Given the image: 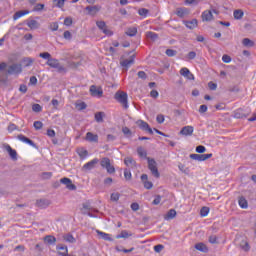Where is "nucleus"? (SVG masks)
<instances>
[{
    "label": "nucleus",
    "instance_id": "obj_1",
    "mask_svg": "<svg viewBox=\"0 0 256 256\" xmlns=\"http://www.w3.org/2000/svg\"><path fill=\"white\" fill-rule=\"evenodd\" d=\"M114 98L118 103H121L124 109H129V103L127 102L128 96L126 92L118 91L115 93Z\"/></svg>",
    "mask_w": 256,
    "mask_h": 256
},
{
    "label": "nucleus",
    "instance_id": "obj_2",
    "mask_svg": "<svg viewBox=\"0 0 256 256\" xmlns=\"http://www.w3.org/2000/svg\"><path fill=\"white\" fill-rule=\"evenodd\" d=\"M148 161V169L151 171V174L153 177H156V179H159L161 177V174L159 173V169L157 168V161L153 158H147Z\"/></svg>",
    "mask_w": 256,
    "mask_h": 256
},
{
    "label": "nucleus",
    "instance_id": "obj_3",
    "mask_svg": "<svg viewBox=\"0 0 256 256\" xmlns=\"http://www.w3.org/2000/svg\"><path fill=\"white\" fill-rule=\"evenodd\" d=\"M235 244L238 245L242 251H249L251 249V246H249V241H247V237L237 236L235 239Z\"/></svg>",
    "mask_w": 256,
    "mask_h": 256
},
{
    "label": "nucleus",
    "instance_id": "obj_4",
    "mask_svg": "<svg viewBox=\"0 0 256 256\" xmlns=\"http://www.w3.org/2000/svg\"><path fill=\"white\" fill-rule=\"evenodd\" d=\"M6 73L8 75H21V73H23V65L13 63L12 65L8 66Z\"/></svg>",
    "mask_w": 256,
    "mask_h": 256
},
{
    "label": "nucleus",
    "instance_id": "obj_5",
    "mask_svg": "<svg viewBox=\"0 0 256 256\" xmlns=\"http://www.w3.org/2000/svg\"><path fill=\"white\" fill-rule=\"evenodd\" d=\"M250 114H251V111H245L243 108H239L234 111V118L247 119V117H249Z\"/></svg>",
    "mask_w": 256,
    "mask_h": 256
},
{
    "label": "nucleus",
    "instance_id": "obj_6",
    "mask_svg": "<svg viewBox=\"0 0 256 256\" xmlns=\"http://www.w3.org/2000/svg\"><path fill=\"white\" fill-rule=\"evenodd\" d=\"M60 183H62V185H65L66 188L69 189V191L77 190V186L75 184H73V181H71L70 178H67V177L62 178V179H60Z\"/></svg>",
    "mask_w": 256,
    "mask_h": 256
},
{
    "label": "nucleus",
    "instance_id": "obj_7",
    "mask_svg": "<svg viewBox=\"0 0 256 256\" xmlns=\"http://www.w3.org/2000/svg\"><path fill=\"white\" fill-rule=\"evenodd\" d=\"M136 125L141 129L142 131H148L150 135H153V129H151V126L143 120L136 121Z\"/></svg>",
    "mask_w": 256,
    "mask_h": 256
},
{
    "label": "nucleus",
    "instance_id": "obj_8",
    "mask_svg": "<svg viewBox=\"0 0 256 256\" xmlns=\"http://www.w3.org/2000/svg\"><path fill=\"white\" fill-rule=\"evenodd\" d=\"M134 63H135V54L131 55L128 59H124L120 61V65L122 67H125L126 69H129V67H131V65H133Z\"/></svg>",
    "mask_w": 256,
    "mask_h": 256
},
{
    "label": "nucleus",
    "instance_id": "obj_9",
    "mask_svg": "<svg viewBox=\"0 0 256 256\" xmlns=\"http://www.w3.org/2000/svg\"><path fill=\"white\" fill-rule=\"evenodd\" d=\"M90 95H92V97H103V89H101V87L97 88V86L92 85L90 86Z\"/></svg>",
    "mask_w": 256,
    "mask_h": 256
},
{
    "label": "nucleus",
    "instance_id": "obj_10",
    "mask_svg": "<svg viewBox=\"0 0 256 256\" xmlns=\"http://www.w3.org/2000/svg\"><path fill=\"white\" fill-rule=\"evenodd\" d=\"M17 139H19V141H22V143H27V145H30V147H34V149H37V144H35L33 140L27 138L25 135L19 134L17 136Z\"/></svg>",
    "mask_w": 256,
    "mask_h": 256
},
{
    "label": "nucleus",
    "instance_id": "obj_11",
    "mask_svg": "<svg viewBox=\"0 0 256 256\" xmlns=\"http://www.w3.org/2000/svg\"><path fill=\"white\" fill-rule=\"evenodd\" d=\"M97 163H99V159L94 158L93 160H91L90 162H87L86 164H84V166L82 167V169L84 171H91V169H95V166L97 165Z\"/></svg>",
    "mask_w": 256,
    "mask_h": 256
},
{
    "label": "nucleus",
    "instance_id": "obj_12",
    "mask_svg": "<svg viewBox=\"0 0 256 256\" xmlns=\"http://www.w3.org/2000/svg\"><path fill=\"white\" fill-rule=\"evenodd\" d=\"M4 149L8 152L12 161H17V151L9 146V144H4Z\"/></svg>",
    "mask_w": 256,
    "mask_h": 256
},
{
    "label": "nucleus",
    "instance_id": "obj_13",
    "mask_svg": "<svg viewBox=\"0 0 256 256\" xmlns=\"http://www.w3.org/2000/svg\"><path fill=\"white\" fill-rule=\"evenodd\" d=\"M51 205V200L49 199H39L36 201V206H38L40 209H47Z\"/></svg>",
    "mask_w": 256,
    "mask_h": 256
},
{
    "label": "nucleus",
    "instance_id": "obj_14",
    "mask_svg": "<svg viewBox=\"0 0 256 256\" xmlns=\"http://www.w3.org/2000/svg\"><path fill=\"white\" fill-rule=\"evenodd\" d=\"M85 139L89 141V143H99V135L93 134L92 132H87Z\"/></svg>",
    "mask_w": 256,
    "mask_h": 256
},
{
    "label": "nucleus",
    "instance_id": "obj_15",
    "mask_svg": "<svg viewBox=\"0 0 256 256\" xmlns=\"http://www.w3.org/2000/svg\"><path fill=\"white\" fill-rule=\"evenodd\" d=\"M96 25L101 29V31H103V33H105V35H112L111 30L107 29L105 21H98L96 22Z\"/></svg>",
    "mask_w": 256,
    "mask_h": 256
},
{
    "label": "nucleus",
    "instance_id": "obj_16",
    "mask_svg": "<svg viewBox=\"0 0 256 256\" xmlns=\"http://www.w3.org/2000/svg\"><path fill=\"white\" fill-rule=\"evenodd\" d=\"M86 11H88V15H97L101 11V6L94 5V6H87Z\"/></svg>",
    "mask_w": 256,
    "mask_h": 256
},
{
    "label": "nucleus",
    "instance_id": "obj_17",
    "mask_svg": "<svg viewBox=\"0 0 256 256\" xmlns=\"http://www.w3.org/2000/svg\"><path fill=\"white\" fill-rule=\"evenodd\" d=\"M193 131H195L193 126H184L180 131V135H185V137L191 136L193 135Z\"/></svg>",
    "mask_w": 256,
    "mask_h": 256
},
{
    "label": "nucleus",
    "instance_id": "obj_18",
    "mask_svg": "<svg viewBox=\"0 0 256 256\" xmlns=\"http://www.w3.org/2000/svg\"><path fill=\"white\" fill-rule=\"evenodd\" d=\"M202 21H206V22L213 21V11L205 10L202 13Z\"/></svg>",
    "mask_w": 256,
    "mask_h": 256
},
{
    "label": "nucleus",
    "instance_id": "obj_19",
    "mask_svg": "<svg viewBox=\"0 0 256 256\" xmlns=\"http://www.w3.org/2000/svg\"><path fill=\"white\" fill-rule=\"evenodd\" d=\"M175 217H177V211H175V209H170V210L164 215L165 221H171V219H175Z\"/></svg>",
    "mask_w": 256,
    "mask_h": 256
},
{
    "label": "nucleus",
    "instance_id": "obj_20",
    "mask_svg": "<svg viewBox=\"0 0 256 256\" xmlns=\"http://www.w3.org/2000/svg\"><path fill=\"white\" fill-rule=\"evenodd\" d=\"M25 15H29V10H20V11H17V12L13 15V19H14V21H17V19H21V17H25Z\"/></svg>",
    "mask_w": 256,
    "mask_h": 256
},
{
    "label": "nucleus",
    "instance_id": "obj_21",
    "mask_svg": "<svg viewBox=\"0 0 256 256\" xmlns=\"http://www.w3.org/2000/svg\"><path fill=\"white\" fill-rule=\"evenodd\" d=\"M104 117H106L105 112H96L94 115L96 123H103L105 121Z\"/></svg>",
    "mask_w": 256,
    "mask_h": 256
},
{
    "label": "nucleus",
    "instance_id": "obj_22",
    "mask_svg": "<svg viewBox=\"0 0 256 256\" xmlns=\"http://www.w3.org/2000/svg\"><path fill=\"white\" fill-rule=\"evenodd\" d=\"M96 233L99 235V237H101V239H104V241H113L111 235L108 233L102 232L101 230H96Z\"/></svg>",
    "mask_w": 256,
    "mask_h": 256
},
{
    "label": "nucleus",
    "instance_id": "obj_23",
    "mask_svg": "<svg viewBox=\"0 0 256 256\" xmlns=\"http://www.w3.org/2000/svg\"><path fill=\"white\" fill-rule=\"evenodd\" d=\"M124 164L126 167H136L137 162L131 157H126L124 159Z\"/></svg>",
    "mask_w": 256,
    "mask_h": 256
},
{
    "label": "nucleus",
    "instance_id": "obj_24",
    "mask_svg": "<svg viewBox=\"0 0 256 256\" xmlns=\"http://www.w3.org/2000/svg\"><path fill=\"white\" fill-rule=\"evenodd\" d=\"M176 15L178 17H185V15H189V10L187 8H177L176 9Z\"/></svg>",
    "mask_w": 256,
    "mask_h": 256
},
{
    "label": "nucleus",
    "instance_id": "obj_25",
    "mask_svg": "<svg viewBox=\"0 0 256 256\" xmlns=\"http://www.w3.org/2000/svg\"><path fill=\"white\" fill-rule=\"evenodd\" d=\"M92 207H91V203L90 202H85L82 204V208H81V213L83 215H87V212L91 211Z\"/></svg>",
    "mask_w": 256,
    "mask_h": 256
},
{
    "label": "nucleus",
    "instance_id": "obj_26",
    "mask_svg": "<svg viewBox=\"0 0 256 256\" xmlns=\"http://www.w3.org/2000/svg\"><path fill=\"white\" fill-rule=\"evenodd\" d=\"M44 241L48 245H55V243H57V238H55V236L47 235L44 237Z\"/></svg>",
    "mask_w": 256,
    "mask_h": 256
},
{
    "label": "nucleus",
    "instance_id": "obj_27",
    "mask_svg": "<svg viewBox=\"0 0 256 256\" xmlns=\"http://www.w3.org/2000/svg\"><path fill=\"white\" fill-rule=\"evenodd\" d=\"M35 63V60L33 58L25 57L22 59V65L24 67H31Z\"/></svg>",
    "mask_w": 256,
    "mask_h": 256
},
{
    "label": "nucleus",
    "instance_id": "obj_28",
    "mask_svg": "<svg viewBox=\"0 0 256 256\" xmlns=\"http://www.w3.org/2000/svg\"><path fill=\"white\" fill-rule=\"evenodd\" d=\"M131 233H129L127 230H122L120 234L116 236V239H129L131 237Z\"/></svg>",
    "mask_w": 256,
    "mask_h": 256
},
{
    "label": "nucleus",
    "instance_id": "obj_29",
    "mask_svg": "<svg viewBox=\"0 0 256 256\" xmlns=\"http://www.w3.org/2000/svg\"><path fill=\"white\" fill-rule=\"evenodd\" d=\"M184 24L188 29H195L197 27V19H192L191 21H185Z\"/></svg>",
    "mask_w": 256,
    "mask_h": 256
},
{
    "label": "nucleus",
    "instance_id": "obj_30",
    "mask_svg": "<svg viewBox=\"0 0 256 256\" xmlns=\"http://www.w3.org/2000/svg\"><path fill=\"white\" fill-rule=\"evenodd\" d=\"M238 203L241 209H247L249 207V203L247 202V199H245V197L243 196L239 198Z\"/></svg>",
    "mask_w": 256,
    "mask_h": 256
},
{
    "label": "nucleus",
    "instance_id": "obj_31",
    "mask_svg": "<svg viewBox=\"0 0 256 256\" xmlns=\"http://www.w3.org/2000/svg\"><path fill=\"white\" fill-rule=\"evenodd\" d=\"M58 64H59V61L57 59H55V58H50L46 62V65H48L52 69H55V67H57Z\"/></svg>",
    "mask_w": 256,
    "mask_h": 256
},
{
    "label": "nucleus",
    "instance_id": "obj_32",
    "mask_svg": "<svg viewBox=\"0 0 256 256\" xmlns=\"http://www.w3.org/2000/svg\"><path fill=\"white\" fill-rule=\"evenodd\" d=\"M195 249H197V251H202V253H207L208 251L207 245L203 244L202 242L197 243L195 245Z\"/></svg>",
    "mask_w": 256,
    "mask_h": 256
},
{
    "label": "nucleus",
    "instance_id": "obj_33",
    "mask_svg": "<svg viewBox=\"0 0 256 256\" xmlns=\"http://www.w3.org/2000/svg\"><path fill=\"white\" fill-rule=\"evenodd\" d=\"M146 37L147 39H151V41H157L159 39V34L149 31L146 33Z\"/></svg>",
    "mask_w": 256,
    "mask_h": 256
},
{
    "label": "nucleus",
    "instance_id": "obj_34",
    "mask_svg": "<svg viewBox=\"0 0 256 256\" xmlns=\"http://www.w3.org/2000/svg\"><path fill=\"white\" fill-rule=\"evenodd\" d=\"M242 44L244 45V47H255V42H253L251 39L249 38H244L242 40Z\"/></svg>",
    "mask_w": 256,
    "mask_h": 256
},
{
    "label": "nucleus",
    "instance_id": "obj_35",
    "mask_svg": "<svg viewBox=\"0 0 256 256\" xmlns=\"http://www.w3.org/2000/svg\"><path fill=\"white\" fill-rule=\"evenodd\" d=\"M63 239L64 241H66V243H75V237H73L72 234H64L63 235Z\"/></svg>",
    "mask_w": 256,
    "mask_h": 256
},
{
    "label": "nucleus",
    "instance_id": "obj_36",
    "mask_svg": "<svg viewBox=\"0 0 256 256\" xmlns=\"http://www.w3.org/2000/svg\"><path fill=\"white\" fill-rule=\"evenodd\" d=\"M110 164H111V160L108 157H104L100 161V165H101V167H103V169L108 167V165H110Z\"/></svg>",
    "mask_w": 256,
    "mask_h": 256
},
{
    "label": "nucleus",
    "instance_id": "obj_37",
    "mask_svg": "<svg viewBox=\"0 0 256 256\" xmlns=\"http://www.w3.org/2000/svg\"><path fill=\"white\" fill-rule=\"evenodd\" d=\"M137 153H138L139 157H144V159H149V157H147V151H145V149H143V147H138Z\"/></svg>",
    "mask_w": 256,
    "mask_h": 256
},
{
    "label": "nucleus",
    "instance_id": "obj_38",
    "mask_svg": "<svg viewBox=\"0 0 256 256\" xmlns=\"http://www.w3.org/2000/svg\"><path fill=\"white\" fill-rule=\"evenodd\" d=\"M126 35H128V37H135V35H137V28H128L126 31Z\"/></svg>",
    "mask_w": 256,
    "mask_h": 256
},
{
    "label": "nucleus",
    "instance_id": "obj_39",
    "mask_svg": "<svg viewBox=\"0 0 256 256\" xmlns=\"http://www.w3.org/2000/svg\"><path fill=\"white\" fill-rule=\"evenodd\" d=\"M27 26L30 29H37V27H39V22H37V20H30L27 22Z\"/></svg>",
    "mask_w": 256,
    "mask_h": 256
},
{
    "label": "nucleus",
    "instance_id": "obj_40",
    "mask_svg": "<svg viewBox=\"0 0 256 256\" xmlns=\"http://www.w3.org/2000/svg\"><path fill=\"white\" fill-rule=\"evenodd\" d=\"M54 69H57L58 73H67V68L65 66L61 65V63H59V62H58V64H56Z\"/></svg>",
    "mask_w": 256,
    "mask_h": 256
},
{
    "label": "nucleus",
    "instance_id": "obj_41",
    "mask_svg": "<svg viewBox=\"0 0 256 256\" xmlns=\"http://www.w3.org/2000/svg\"><path fill=\"white\" fill-rule=\"evenodd\" d=\"M233 15H234V19L239 20V19H243L244 13H243V10H235Z\"/></svg>",
    "mask_w": 256,
    "mask_h": 256
},
{
    "label": "nucleus",
    "instance_id": "obj_42",
    "mask_svg": "<svg viewBox=\"0 0 256 256\" xmlns=\"http://www.w3.org/2000/svg\"><path fill=\"white\" fill-rule=\"evenodd\" d=\"M190 159H193L194 161H204L203 154H190Z\"/></svg>",
    "mask_w": 256,
    "mask_h": 256
},
{
    "label": "nucleus",
    "instance_id": "obj_43",
    "mask_svg": "<svg viewBox=\"0 0 256 256\" xmlns=\"http://www.w3.org/2000/svg\"><path fill=\"white\" fill-rule=\"evenodd\" d=\"M208 241H209V243H211L212 245H217V244L219 243L218 238H217L216 235H211V236H209Z\"/></svg>",
    "mask_w": 256,
    "mask_h": 256
},
{
    "label": "nucleus",
    "instance_id": "obj_44",
    "mask_svg": "<svg viewBox=\"0 0 256 256\" xmlns=\"http://www.w3.org/2000/svg\"><path fill=\"white\" fill-rule=\"evenodd\" d=\"M81 64L79 62H73V61H69L67 63V67H69L70 69H77V67H79Z\"/></svg>",
    "mask_w": 256,
    "mask_h": 256
},
{
    "label": "nucleus",
    "instance_id": "obj_45",
    "mask_svg": "<svg viewBox=\"0 0 256 256\" xmlns=\"http://www.w3.org/2000/svg\"><path fill=\"white\" fill-rule=\"evenodd\" d=\"M32 111H34V113H41L43 111V107H41L39 104H33Z\"/></svg>",
    "mask_w": 256,
    "mask_h": 256
},
{
    "label": "nucleus",
    "instance_id": "obj_46",
    "mask_svg": "<svg viewBox=\"0 0 256 256\" xmlns=\"http://www.w3.org/2000/svg\"><path fill=\"white\" fill-rule=\"evenodd\" d=\"M201 217H207L209 215V207H202L200 210Z\"/></svg>",
    "mask_w": 256,
    "mask_h": 256
},
{
    "label": "nucleus",
    "instance_id": "obj_47",
    "mask_svg": "<svg viewBox=\"0 0 256 256\" xmlns=\"http://www.w3.org/2000/svg\"><path fill=\"white\" fill-rule=\"evenodd\" d=\"M78 155L81 157V159H85V157L89 155V152L82 148L78 151Z\"/></svg>",
    "mask_w": 256,
    "mask_h": 256
},
{
    "label": "nucleus",
    "instance_id": "obj_48",
    "mask_svg": "<svg viewBox=\"0 0 256 256\" xmlns=\"http://www.w3.org/2000/svg\"><path fill=\"white\" fill-rule=\"evenodd\" d=\"M57 249L58 251H62V252H58L59 255H61V253H64V255H67V253H69L67 246H57Z\"/></svg>",
    "mask_w": 256,
    "mask_h": 256
},
{
    "label": "nucleus",
    "instance_id": "obj_49",
    "mask_svg": "<svg viewBox=\"0 0 256 256\" xmlns=\"http://www.w3.org/2000/svg\"><path fill=\"white\" fill-rule=\"evenodd\" d=\"M120 197H121V194H119V192H114L111 194L110 199L111 201H119Z\"/></svg>",
    "mask_w": 256,
    "mask_h": 256
},
{
    "label": "nucleus",
    "instance_id": "obj_50",
    "mask_svg": "<svg viewBox=\"0 0 256 256\" xmlns=\"http://www.w3.org/2000/svg\"><path fill=\"white\" fill-rule=\"evenodd\" d=\"M148 13H149V10H147L146 8H142L138 10V14L141 17H147Z\"/></svg>",
    "mask_w": 256,
    "mask_h": 256
},
{
    "label": "nucleus",
    "instance_id": "obj_51",
    "mask_svg": "<svg viewBox=\"0 0 256 256\" xmlns=\"http://www.w3.org/2000/svg\"><path fill=\"white\" fill-rule=\"evenodd\" d=\"M166 55H167V57H175V55H177V52H176V50H173V49H167Z\"/></svg>",
    "mask_w": 256,
    "mask_h": 256
},
{
    "label": "nucleus",
    "instance_id": "obj_52",
    "mask_svg": "<svg viewBox=\"0 0 256 256\" xmlns=\"http://www.w3.org/2000/svg\"><path fill=\"white\" fill-rule=\"evenodd\" d=\"M39 57H41L42 59H47V61H49V59H51V54L49 52H43L39 54Z\"/></svg>",
    "mask_w": 256,
    "mask_h": 256
},
{
    "label": "nucleus",
    "instance_id": "obj_53",
    "mask_svg": "<svg viewBox=\"0 0 256 256\" xmlns=\"http://www.w3.org/2000/svg\"><path fill=\"white\" fill-rule=\"evenodd\" d=\"M105 170H107V173H109L110 175H112V173H115V166L109 164L108 166H106V168H104Z\"/></svg>",
    "mask_w": 256,
    "mask_h": 256
},
{
    "label": "nucleus",
    "instance_id": "obj_54",
    "mask_svg": "<svg viewBox=\"0 0 256 256\" xmlns=\"http://www.w3.org/2000/svg\"><path fill=\"white\" fill-rule=\"evenodd\" d=\"M156 121L161 125L162 123L165 122V116L163 114H158L156 117Z\"/></svg>",
    "mask_w": 256,
    "mask_h": 256
},
{
    "label": "nucleus",
    "instance_id": "obj_55",
    "mask_svg": "<svg viewBox=\"0 0 256 256\" xmlns=\"http://www.w3.org/2000/svg\"><path fill=\"white\" fill-rule=\"evenodd\" d=\"M64 25H66V27H71V25H73V19L71 17L65 18Z\"/></svg>",
    "mask_w": 256,
    "mask_h": 256
},
{
    "label": "nucleus",
    "instance_id": "obj_56",
    "mask_svg": "<svg viewBox=\"0 0 256 256\" xmlns=\"http://www.w3.org/2000/svg\"><path fill=\"white\" fill-rule=\"evenodd\" d=\"M189 73H191V71H189L188 68H182L180 70V75H182V77H187V75H189Z\"/></svg>",
    "mask_w": 256,
    "mask_h": 256
},
{
    "label": "nucleus",
    "instance_id": "obj_57",
    "mask_svg": "<svg viewBox=\"0 0 256 256\" xmlns=\"http://www.w3.org/2000/svg\"><path fill=\"white\" fill-rule=\"evenodd\" d=\"M34 128L39 131V129H43V122L41 121H35L34 122Z\"/></svg>",
    "mask_w": 256,
    "mask_h": 256
},
{
    "label": "nucleus",
    "instance_id": "obj_58",
    "mask_svg": "<svg viewBox=\"0 0 256 256\" xmlns=\"http://www.w3.org/2000/svg\"><path fill=\"white\" fill-rule=\"evenodd\" d=\"M205 151H207V149L203 145H199L196 147V153H205Z\"/></svg>",
    "mask_w": 256,
    "mask_h": 256
},
{
    "label": "nucleus",
    "instance_id": "obj_59",
    "mask_svg": "<svg viewBox=\"0 0 256 256\" xmlns=\"http://www.w3.org/2000/svg\"><path fill=\"white\" fill-rule=\"evenodd\" d=\"M124 177L127 181L131 180V171L129 169L124 170Z\"/></svg>",
    "mask_w": 256,
    "mask_h": 256
},
{
    "label": "nucleus",
    "instance_id": "obj_60",
    "mask_svg": "<svg viewBox=\"0 0 256 256\" xmlns=\"http://www.w3.org/2000/svg\"><path fill=\"white\" fill-rule=\"evenodd\" d=\"M222 61H223V63H231V56L224 54L222 56Z\"/></svg>",
    "mask_w": 256,
    "mask_h": 256
},
{
    "label": "nucleus",
    "instance_id": "obj_61",
    "mask_svg": "<svg viewBox=\"0 0 256 256\" xmlns=\"http://www.w3.org/2000/svg\"><path fill=\"white\" fill-rule=\"evenodd\" d=\"M54 3L56 5V7H63L65 5V0H54Z\"/></svg>",
    "mask_w": 256,
    "mask_h": 256
},
{
    "label": "nucleus",
    "instance_id": "obj_62",
    "mask_svg": "<svg viewBox=\"0 0 256 256\" xmlns=\"http://www.w3.org/2000/svg\"><path fill=\"white\" fill-rule=\"evenodd\" d=\"M45 9V4H36L34 7V11H43Z\"/></svg>",
    "mask_w": 256,
    "mask_h": 256
},
{
    "label": "nucleus",
    "instance_id": "obj_63",
    "mask_svg": "<svg viewBox=\"0 0 256 256\" xmlns=\"http://www.w3.org/2000/svg\"><path fill=\"white\" fill-rule=\"evenodd\" d=\"M144 187L145 189H153V182H150V181H144Z\"/></svg>",
    "mask_w": 256,
    "mask_h": 256
},
{
    "label": "nucleus",
    "instance_id": "obj_64",
    "mask_svg": "<svg viewBox=\"0 0 256 256\" xmlns=\"http://www.w3.org/2000/svg\"><path fill=\"white\" fill-rule=\"evenodd\" d=\"M63 36H64V39H67L68 41L71 40V38L73 37L71 32L68 30L64 32Z\"/></svg>",
    "mask_w": 256,
    "mask_h": 256
}]
</instances>
